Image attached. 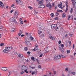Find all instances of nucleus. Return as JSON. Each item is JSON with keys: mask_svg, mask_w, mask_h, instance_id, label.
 I'll return each mask as SVG.
<instances>
[{"mask_svg": "<svg viewBox=\"0 0 76 76\" xmlns=\"http://www.w3.org/2000/svg\"><path fill=\"white\" fill-rule=\"evenodd\" d=\"M3 28V26H0V29H2Z\"/></svg>", "mask_w": 76, "mask_h": 76, "instance_id": "nucleus-52", "label": "nucleus"}, {"mask_svg": "<svg viewBox=\"0 0 76 76\" xmlns=\"http://www.w3.org/2000/svg\"><path fill=\"white\" fill-rule=\"evenodd\" d=\"M44 51L45 53H48V52L49 51V48H46L44 49Z\"/></svg>", "mask_w": 76, "mask_h": 76, "instance_id": "nucleus-11", "label": "nucleus"}, {"mask_svg": "<svg viewBox=\"0 0 76 76\" xmlns=\"http://www.w3.org/2000/svg\"><path fill=\"white\" fill-rule=\"evenodd\" d=\"M42 57V54H41L40 56H39V57Z\"/></svg>", "mask_w": 76, "mask_h": 76, "instance_id": "nucleus-50", "label": "nucleus"}, {"mask_svg": "<svg viewBox=\"0 0 76 76\" xmlns=\"http://www.w3.org/2000/svg\"><path fill=\"white\" fill-rule=\"evenodd\" d=\"M71 17V16L69 15V16H68V20H69V19Z\"/></svg>", "mask_w": 76, "mask_h": 76, "instance_id": "nucleus-43", "label": "nucleus"}, {"mask_svg": "<svg viewBox=\"0 0 76 76\" xmlns=\"http://www.w3.org/2000/svg\"><path fill=\"white\" fill-rule=\"evenodd\" d=\"M46 6L48 7H49L50 10H51L52 9V6L51 5V4L50 3H49V4H46Z\"/></svg>", "mask_w": 76, "mask_h": 76, "instance_id": "nucleus-7", "label": "nucleus"}, {"mask_svg": "<svg viewBox=\"0 0 76 76\" xmlns=\"http://www.w3.org/2000/svg\"><path fill=\"white\" fill-rule=\"evenodd\" d=\"M65 72L68 71V68H66L65 69Z\"/></svg>", "mask_w": 76, "mask_h": 76, "instance_id": "nucleus-38", "label": "nucleus"}, {"mask_svg": "<svg viewBox=\"0 0 76 76\" xmlns=\"http://www.w3.org/2000/svg\"><path fill=\"white\" fill-rule=\"evenodd\" d=\"M23 55L22 54H20L18 55V57L20 58H22V57H23Z\"/></svg>", "mask_w": 76, "mask_h": 76, "instance_id": "nucleus-18", "label": "nucleus"}, {"mask_svg": "<svg viewBox=\"0 0 76 76\" xmlns=\"http://www.w3.org/2000/svg\"><path fill=\"white\" fill-rule=\"evenodd\" d=\"M41 66L40 65H39L38 66V69H41Z\"/></svg>", "mask_w": 76, "mask_h": 76, "instance_id": "nucleus-51", "label": "nucleus"}, {"mask_svg": "<svg viewBox=\"0 0 76 76\" xmlns=\"http://www.w3.org/2000/svg\"><path fill=\"white\" fill-rule=\"evenodd\" d=\"M66 53L67 54H69L70 53V50H66Z\"/></svg>", "mask_w": 76, "mask_h": 76, "instance_id": "nucleus-25", "label": "nucleus"}, {"mask_svg": "<svg viewBox=\"0 0 76 76\" xmlns=\"http://www.w3.org/2000/svg\"><path fill=\"white\" fill-rule=\"evenodd\" d=\"M28 50V47H26L24 48V50L26 51Z\"/></svg>", "mask_w": 76, "mask_h": 76, "instance_id": "nucleus-28", "label": "nucleus"}, {"mask_svg": "<svg viewBox=\"0 0 76 76\" xmlns=\"http://www.w3.org/2000/svg\"><path fill=\"white\" fill-rule=\"evenodd\" d=\"M27 68H28V67L24 65H22L21 67V69L23 70H25Z\"/></svg>", "mask_w": 76, "mask_h": 76, "instance_id": "nucleus-10", "label": "nucleus"}, {"mask_svg": "<svg viewBox=\"0 0 76 76\" xmlns=\"http://www.w3.org/2000/svg\"><path fill=\"white\" fill-rule=\"evenodd\" d=\"M73 9L72 8L70 10V13L72 14L73 13Z\"/></svg>", "mask_w": 76, "mask_h": 76, "instance_id": "nucleus-24", "label": "nucleus"}, {"mask_svg": "<svg viewBox=\"0 0 76 76\" xmlns=\"http://www.w3.org/2000/svg\"><path fill=\"white\" fill-rule=\"evenodd\" d=\"M61 46L62 47H64V45H63V44H62L61 45Z\"/></svg>", "mask_w": 76, "mask_h": 76, "instance_id": "nucleus-49", "label": "nucleus"}, {"mask_svg": "<svg viewBox=\"0 0 76 76\" xmlns=\"http://www.w3.org/2000/svg\"><path fill=\"white\" fill-rule=\"evenodd\" d=\"M68 37V35L67 34H66L65 35V37Z\"/></svg>", "mask_w": 76, "mask_h": 76, "instance_id": "nucleus-55", "label": "nucleus"}, {"mask_svg": "<svg viewBox=\"0 0 76 76\" xmlns=\"http://www.w3.org/2000/svg\"><path fill=\"white\" fill-rule=\"evenodd\" d=\"M56 14L57 15H59V13L57 12L56 13Z\"/></svg>", "mask_w": 76, "mask_h": 76, "instance_id": "nucleus-57", "label": "nucleus"}, {"mask_svg": "<svg viewBox=\"0 0 76 76\" xmlns=\"http://www.w3.org/2000/svg\"><path fill=\"white\" fill-rule=\"evenodd\" d=\"M27 54H30V52H27Z\"/></svg>", "mask_w": 76, "mask_h": 76, "instance_id": "nucleus-60", "label": "nucleus"}, {"mask_svg": "<svg viewBox=\"0 0 76 76\" xmlns=\"http://www.w3.org/2000/svg\"><path fill=\"white\" fill-rule=\"evenodd\" d=\"M14 11V10H12L10 11V13H13V12Z\"/></svg>", "mask_w": 76, "mask_h": 76, "instance_id": "nucleus-40", "label": "nucleus"}, {"mask_svg": "<svg viewBox=\"0 0 76 76\" xmlns=\"http://www.w3.org/2000/svg\"><path fill=\"white\" fill-rule=\"evenodd\" d=\"M66 14H65V13L63 14H62L63 18H65V17H66Z\"/></svg>", "mask_w": 76, "mask_h": 76, "instance_id": "nucleus-22", "label": "nucleus"}, {"mask_svg": "<svg viewBox=\"0 0 76 76\" xmlns=\"http://www.w3.org/2000/svg\"><path fill=\"white\" fill-rule=\"evenodd\" d=\"M23 73H24V72H23V71H22L20 73V74H21V75H23Z\"/></svg>", "mask_w": 76, "mask_h": 76, "instance_id": "nucleus-41", "label": "nucleus"}, {"mask_svg": "<svg viewBox=\"0 0 76 76\" xmlns=\"http://www.w3.org/2000/svg\"><path fill=\"white\" fill-rule=\"evenodd\" d=\"M11 74H12V72H9V75H11Z\"/></svg>", "mask_w": 76, "mask_h": 76, "instance_id": "nucleus-53", "label": "nucleus"}, {"mask_svg": "<svg viewBox=\"0 0 76 76\" xmlns=\"http://www.w3.org/2000/svg\"><path fill=\"white\" fill-rule=\"evenodd\" d=\"M13 6H15V4H13L12 5H11V7H13Z\"/></svg>", "mask_w": 76, "mask_h": 76, "instance_id": "nucleus-47", "label": "nucleus"}, {"mask_svg": "<svg viewBox=\"0 0 76 76\" xmlns=\"http://www.w3.org/2000/svg\"><path fill=\"white\" fill-rule=\"evenodd\" d=\"M57 25L56 24H53L51 26V28L52 29V30H54V29H55V31H56V30H57V29H58V27H57Z\"/></svg>", "mask_w": 76, "mask_h": 76, "instance_id": "nucleus-3", "label": "nucleus"}, {"mask_svg": "<svg viewBox=\"0 0 76 76\" xmlns=\"http://www.w3.org/2000/svg\"><path fill=\"white\" fill-rule=\"evenodd\" d=\"M49 37L50 38L52 39V40H54V39H55V38L53 35H50L49 36Z\"/></svg>", "mask_w": 76, "mask_h": 76, "instance_id": "nucleus-9", "label": "nucleus"}, {"mask_svg": "<svg viewBox=\"0 0 76 76\" xmlns=\"http://www.w3.org/2000/svg\"><path fill=\"white\" fill-rule=\"evenodd\" d=\"M0 7L1 8H3L4 7V4L3 3V2L1 1H0Z\"/></svg>", "mask_w": 76, "mask_h": 76, "instance_id": "nucleus-13", "label": "nucleus"}, {"mask_svg": "<svg viewBox=\"0 0 76 76\" xmlns=\"http://www.w3.org/2000/svg\"><path fill=\"white\" fill-rule=\"evenodd\" d=\"M71 74H72V75H75L76 73H75V72H72L71 73Z\"/></svg>", "mask_w": 76, "mask_h": 76, "instance_id": "nucleus-39", "label": "nucleus"}, {"mask_svg": "<svg viewBox=\"0 0 76 76\" xmlns=\"http://www.w3.org/2000/svg\"><path fill=\"white\" fill-rule=\"evenodd\" d=\"M1 70H2V71H3L4 72H6L7 70V67H2L1 68Z\"/></svg>", "mask_w": 76, "mask_h": 76, "instance_id": "nucleus-12", "label": "nucleus"}, {"mask_svg": "<svg viewBox=\"0 0 76 76\" xmlns=\"http://www.w3.org/2000/svg\"><path fill=\"white\" fill-rule=\"evenodd\" d=\"M10 20L11 22H14V23H15V24L17 23V22H16V20H15V18L13 17L11 18L10 19Z\"/></svg>", "mask_w": 76, "mask_h": 76, "instance_id": "nucleus-4", "label": "nucleus"}, {"mask_svg": "<svg viewBox=\"0 0 76 76\" xmlns=\"http://www.w3.org/2000/svg\"><path fill=\"white\" fill-rule=\"evenodd\" d=\"M35 48L36 50H38V45H36L35 46Z\"/></svg>", "mask_w": 76, "mask_h": 76, "instance_id": "nucleus-29", "label": "nucleus"}, {"mask_svg": "<svg viewBox=\"0 0 76 76\" xmlns=\"http://www.w3.org/2000/svg\"><path fill=\"white\" fill-rule=\"evenodd\" d=\"M69 45L70 46L71 45V41L69 42Z\"/></svg>", "mask_w": 76, "mask_h": 76, "instance_id": "nucleus-35", "label": "nucleus"}, {"mask_svg": "<svg viewBox=\"0 0 76 76\" xmlns=\"http://www.w3.org/2000/svg\"><path fill=\"white\" fill-rule=\"evenodd\" d=\"M69 36H70V37H72V36H73V33H70L69 34Z\"/></svg>", "mask_w": 76, "mask_h": 76, "instance_id": "nucleus-23", "label": "nucleus"}, {"mask_svg": "<svg viewBox=\"0 0 76 76\" xmlns=\"http://www.w3.org/2000/svg\"><path fill=\"white\" fill-rule=\"evenodd\" d=\"M19 15V12L18 11H16L14 13V15L15 17H18Z\"/></svg>", "mask_w": 76, "mask_h": 76, "instance_id": "nucleus-8", "label": "nucleus"}, {"mask_svg": "<svg viewBox=\"0 0 76 76\" xmlns=\"http://www.w3.org/2000/svg\"><path fill=\"white\" fill-rule=\"evenodd\" d=\"M54 74L55 75H56V71L54 72Z\"/></svg>", "mask_w": 76, "mask_h": 76, "instance_id": "nucleus-64", "label": "nucleus"}, {"mask_svg": "<svg viewBox=\"0 0 76 76\" xmlns=\"http://www.w3.org/2000/svg\"><path fill=\"white\" fill-rule=\"evenodd\" d=\"M43 3L44 1H43V0H40L38 4L39 5H41V4H42Z\"/></svg>", "mask_w": 76, "mask_h": 76, "instance_id": "nucleus-14", "label": "nucleus"}, {"mask_svg": "<svg viewBox=\"0 0 76 76\" xmlns=\"http://www.w3.org/2000/svg\"><path fill=\"white\" fill-rule=\"evenodd\" d=\"M16 2L18 4L21 5L23 4L22 1L20 0H16Z\"/></svg>", "mask_w": 76, "mask_h": 76, "instance_id": "nucleus-6", "label": "nucleus"}, {"mask_svg": "<svg viewBox=\"0 0 76 76\" xmlns=\"http://www.w3.org/2000/svg\"><path fill=\"white\" fill-rule=\"evenodd\" d=\"M55 20H57V19H58V18L57 17H56V18H54Z\"/></svg>", "mask_w": 76, "mask_h": 76, "instance_id": "nucleus-46", "label": "nucleus"}, {"mask_svg": "<svg viewBox=\"0 0 76 76\" xmlns=\"http://www.w3.org/2000/svg\"><path fill=\"white\" fill-rule=\"evenodd\" d=\"M20 22L21 24H23V21L21 20H20Z\"/></svg>", "mask_w": 76, "mask_h": 76, "instance_id": "nucleus-34", "label": "nucleus"}, {"mask_svg": "<svg viewBox=\"0 0 76 76\" xmlns=\"http://www.w3.org/2000/svg\"><path fill=\"white\" fill-rule=\"evenodd\" d=\"M58 44H61V41H58Z\"/></svg>", "mask_w": 76, "mask_h": 76, "instance_id": "nucleus-54", "label": "nucleus"}, {"mask_svg": "<svg viewBox=\"0 0 76 76\" xmlns=\"http://www.w3.org/2000/svg\"><path fill=\"white\" fill-rule=\"evenodd\" d=\"M8 8H9V6H7V7H6V8L7 9H8Z\"/></svg>", "mask_w": 76, "mask_h": 76, "instance_id": "nucleus-61", "label": "nucleus"}, {"mask_svg": "<svg viewBox=\"0 0 76 76\" xmlns=\"http://www.w3.org/2000/svg\"><path fill=\"white\" fill-rule=\"evenodd\" d=\"M45 6L44 4H42L39 5L40 7L42 9H43V8H44L45 7Z\"/></svg>", "mask_w": 76, "mask_h": 76, "instance_id": "nucleus-16", "label": "nucleus"}, {"mask_svg": "<svg viewBox=\"0 0 76 76\" xmlns=\"http://www.w3.org/2000/svg\"><path fill=\"white\" fill-rule=\"evenodd\" d=\"M68 4V2H66V10L65 11V12L66 13L67 12V11L68 10V8H67V7H68V5H67Z\"/></svg>", "mask_w": 76, "mask_h": 76, "instance_id": "nucleus-15", "label": "nucleus"}, {"mask_svg": "<svg viewBox=\"0 0 76 76\" xmlns=\"http://www.w3.org/2000/svg\"><path fill=\"white\" fill-rule=\"evenodd\" d=\"M31 68L32 69H34L35 68V67H31Z\"/></svg>", "mask_w": 76, "mask_h": 76, "instance_id": "nucleus-45", "label": "nucleus"}, {"mask_svg": "<svg viewBox=\"0 0 76 76\" xmlns=\"http://www.w3.org/2000/svg\"><path fill=\"white\" fill-rule=\"evenodd\" d=\"M61 57H62V58H66V57L61 55V56L58 55L55 56L54 57V59L55 60H58V59H60L61 58Z\"/></svg>", "mask_w": 76, "mask_h": 76, "instance_id": "nucleus-2", "label": "nucleus"}, {"mask_svg": "<svg viewBox=\"0 0 76 76\" xmlns=\"http://www.w3.org/2000/svg\"><path fill=\"white\" fill-rule=\"evenodd\" d=\"M34 13H35V14H38V12L36 11H35Z\"/></svg>", "mask_w": 76, "mask_h": 76, "instance_id": "nucleus-37", "label": "nucleus"}, {"mask_svg": "<svg viewBox=\"0 0 76 76\" xmlns=\"http://www.w3.org/2000/svg\"><path fill=\"white\" fill-rule=\"evenodd\" d=\"M11 31L12 32H15V28H12L11 29Z\"/></svg>", "mask_w": 76, "mask_h": 76, "instance_id": "nucleus-27", "label": "nucleus"}, {"mask_svg": "<svg viewBox=\"0 0 76 76\" xmlns=\"http://www.w3.org/2000/svg\"><path fill=\"white\" fill-rule=\"evenodd\" d=\"M75 55H76V53L75 52L74 53V56H75Z\"/></svg>", "mask_w": 76, "mask_h": 76, "instance_id": "nucleus-62", "label": "nucleus"}, {"mask_svg": "<svg viewBox=\"0 0 76 76\" xmlns=\"http://www.w3.org/2000/svg\"><path fill=\"white\" fill-rule=\"evenodd\" d=\"M12 49L13 48L12 47H6L5 49L3 50V52H4V53H8L9 51H11Z\"/></svg>", "mask_w": 76, "mask_h": 76, "instance_id": "nucleus-1", "label": "nucleus"}, {"mask_svg": "<svg viewBox=\"0 0 76 76\" xmlns=\"http://www.w3.org/2000/svg\"><path fill=\"white\" fill-rule=\"evenodd\" d=\"M28 9H30V10H32L33 9V8H32V7L29 6H28Z\"/></svg>", "mask_w": 76, "mask_h": 76, "instance_id": "nucleus-26", "label": "nucleus"}, {"mask_svg": "<svg viewBox=\"0 0 76 76\" xmlns=\"http://www.w3.org/2000/svg\"><path fill=\"white\" fill-rule=\"evenodd\" d=\"M58 7L60 8H61L62 9H63V7H62V3L61 2L59 4H58Z\"/></svg>", "mask_w": 76, "mask_h": 76, "instance_id": "nucleus-17", "label": "nucleus"}, {"mask_svg": "<svg viewBox=\"0 0 76 76\" xmlns=\"http://www.w3.org/2000/svg\"><path fill=\"white\" fill-rule=\"evenodd\" d=\"M27 70H28V68H27L25 70H24V72H25L26 73H28V71H27Z\"/></svg>", "mask_w": 76, "mask_h": 76, "instance_id": "nucleus-21", "label": "nucleus"}, {"mask_svg": "<svg viewBox=\"0 0 76 76\" xmlns=\"http://www.w3.org/2000/svg\"><path fill=\"white\" fill-rule=\"evenodd\" d=\"M50 16H51V17H52V18H53V17H54V14H53V13L51 14Z\"/></svg>", "mask_w": 76, "mask_h": 76, "instance_id": "nucleus-31", "label": "nucleus"}, {"mask_svg": "<svg viewBox=\"0 0 76 76\" xmlns=\"http://www.w3.org/2000/svg\"><path fill=\"white\" fill-rule=\"evenodd\" d=\"M33 51H36V49H35V48H34V49H33Z\"/></svg>", "mask_w": 76, "mask_h": 76, "instance_id": "nucleus-63", "label": "nucleus"}, {"mask_svg": "<svg viewBox=\"0 0 76 76\" xmlns=\"http://www.w3.org/2000/svg\"><path fill=\"white\" fill-rule=\"evenodd\" d=\"M31 58L32 60L35 61V59L34 58V57L32 56Z\"/></svg>", "mask_w": 76, "mask_h": 76, "instance_id": "nucleus-30", "label": "nucleus"}, {"mask_svg": "<svg viewBox=\"0 0 76 76\" xmlns=\"http://www.w3.org/2000/svg\"><path fill=\"white\" fill-rule=\"evenodd\" d=\"M57 12H60V10H58Z\"/></svg>", "mask_w": 76, "mask_h": 76, "instance_id": "nucleus-59", "label": "nucleus"}, {"mask_svg": "<svg viewBox=\"0 0 76 76\" xmlns=\"http://www.w3.org/2000/svg\"><path fill=\"white\" fill-rule=\"evenodd\" d=\"M30 39H31V40H33V39H34L33 37H30Z\"/></svg>", "mask_w": 76, "mask_h": 76, "instance_id": "nucleus-36", "label": "nucleus"}, {"mask_svg": "<svg viewBox=\"0 0 76 76\" xmlns=\"http://www.w3.org/2000/svg\"><path fill=\"white\" fill-rule=\"evenodd\" d=\"M41 37H44V34H42L41 35Z\"/></svg>", "mask_w": 76, "mask_h": 76, "instance_id": "nucleus-44", "label": "nucleus"}, {"mask_svg": "<svg viewBox=\"0 0 76 76\" xmlns=\"http://www.w3.org/2000/svg\"><path fill=\"white\" fill-rule=\"evenodd\" d=\"M39 35H41L42 34V31L40 30H39L38 31Z\"/></svg>", "mask_w": 76, "mask_h": 76, "instance_id": "nucleus-20", "label": "nucleus"}, {"mask_svg": "<svg viewBox=\"0 0 76 76\" xmlns=\"http://www.w3.org/2000/svg\"><path fill=\"white\" fill-rule=\"evenodd\" d=\"M59 49L62 52H63V50H64L63 49V48L61 49V48H59Z\"/></svg>", "mask_w": 76, "mask_h": 76, "instance_id": "nucleus-33", "label": "nucleus"}, {"mask_svg": "<svg viewBox=\"0 0 76 76\" xmlns=\"http://www.w3.org/2000/svg\"><path fill=\"white\" fill-rule=\"evenodd\" d=\"M22 34H21V33H19L18 34V35H19V36H20V35H21Z\"/></svg>", "mask_w": 76, "mask_h": 76, "instance_id": "nucleus-58", "label": "nucleus"}, {"mask_svg": "<svg viewBox=\"0 0 76 76\" xmlns=\"http://www.w3.org/2000/svg\"><path fill=\"white\" fill-rule=\"evenodd\" d=\"M4 45V43H2L0 44V46H3Z\"/></svg>", "mask_w": 76, "mask_h": 76, "instance_id": "nucleus-32", "label": "nucleus"}, {"mask_svg": "<svg viewBox=\"0 0 76 76\" xmlns=\"http://www.w3.org/2000/svg\"><path fill=\"white\" fill-rule=\"evenodd\" d=\"M37 72H38V71L37 69H35V71H30L29 72L30 73H31V75H34V74H37Z\"/></svg>", "mask_w": 76, "mask_h": 76, "instance_id": "nucleus-5", "label": "nucleus"}, {"mask_svg": "<svg viewBox=\"0 0 76 76\" xmlns=\"http://www.w3.org/2000/svg\"><path fill=\"white\" fill-rule=\"evenodd\" d=\"M19 33H20V34H22V31L20 30L19 31Z\"/></svg>", "mask_w": 76, "mask_h": 76, "instance_id": "nucleus-48", "label": "nucleus"}, {"mask_svg": "<svg viewBox=\"0 0 76 76\" xmlns=\"http://www.w3.org/2000/svg\"><path fill=\"white\" fill-rule=\"evenodd\" d=\"M25 36V35L24 34H22L21 36V37H23L24 36Z\"/></svg>", "mask_w": 76, "mask_h": 76, "instance_id": "nucleus-56", "label": "nucleus"}, {"mask_svg": "<svg viewBox=\"0 0 76 76\" xmlns=\"http://www.w3.org/2000/svg\"><path fill=\"white\" fill-rule=\"evenodd\" d=\"M74 48H75V44H73V46H72L73 49H74Z\"/></svg>", "mask_w": 76, "mask_h": 76, "instance_id": "nucleus-42", "label": "nucleus"}, {"mask_svg": "<svg viewBox=\"0 0 76 76\" xmlns=\"http://www.w3.org/2000/svg\"><path fill=\"white\" fill-rule=\"evenodd\" d=\"M26 44L28 46H30L31 45V44L29 42H26Z\"/></svg>", "mask_w": 76, "mask_h": 76, "instance_id": "nucleus-19", "label": "nucleus"}]
</instances>
